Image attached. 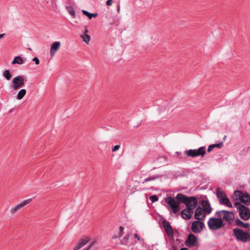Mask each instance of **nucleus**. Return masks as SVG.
Listing matches in <instances>:
<instances>
[{
	"label": "nucleus",
	"instance_id": "f257e3e1",
	"mask_svg": "<svg viewBox=\"0 0 250 250\" xmlns=\"http://www.w3.org/2000/svg\"><path fill=\"white\" fill-rule=\"evenodd\" d=\"M176 199L181 203H184L187 208H189L192 210H193L197 206L198 200L195 197H188L182 193H178L176 196Z\"/></svg>",
	"mask_w": 250,
	"mask_h": 250
},
{
	"label": "nucleus",
	"instance_id": "f03ea898",
	"mask_svg": "<svg viewBox=\"0 0 250 250\" xmlns=\"http://www.w3.org/2000/svg\"><path fill=\"white\" fill-rule=\"evenodd\" d=\"M233 199L236 202L243 203L246 205L250 204V196L247 192L240 190L235 191L232 196Z\"/></svg>",
	"mask_w": 250,
	"mask_h": 250
},
{
	"label": "nucleus",
	"instance_id": "7ed1b4c3",
	"mask_svg": "<svg viewBox=\"0 0 250 250\" xmlns=\"http://www.w3.org/2000/svg\"><path fill=\"white\" fill-rule=\"evenodd\" d=\"M239 211L241 218L244 220H248L250 218V209L239 202H235L234 204Z\"/></svg>",
	"mask_w": 250,
	"mask_h": 250
},
{
	"label": "nucleus",
	"instance_id": "20e7f679",
	"mask_svg": "<svg viewBox=\"0 0 250 250\" xmlns=\"http://www.w3.org/2000/svg\"><path fill=\"white\" fill-rule=\"evenodd\" d=\"M216 196L220 204L226 206L229 208H232V205L227 197L223 190L217 188L216 191Z\"/></svg>",
	"mask_w": 250,
	"mask_h": 250
},
{
	"label": "nucleus",
	"instance_id": "39448f33",
	"mask_svg": "<svg viewBox=\"0 0 250 250\" xmlns=\"http://www.w3.org/2000/svg\"><path fill=\"white\" fill-rule=\"evenodd\" d=\"M215 215L223 221H225L229 223L233 221L234 219V213L231 211L228 210H222L217 211L216 212Z\"/></svg>",
	"mask_w": 250,
	"mask_h": 250
},
{
	"label": "nucleus",
	"instance_id": "423d86ee",
	"mask_svg": "<svg viewBox=\"0 0 250 250\" xmlns=\"http://www.w3.org/2000/svg\"><path fill=\"white\" fill-rule=\"evenodd\" d=\"M208 228L211 230H217L224 227L225 224L221 219L218 217H211L208 222Z\"/></svg>",
	"mask_w": 250,
	"mask_h": 250
},
{
	"label": "nucleus",
	"instance_id": "0eeeda50",
	"mask_svg": "<svg viewBox=\"0 0 250 250\" xmlns=\"http://www.w3.org/2000/svg\"><path fill=\"white\" fill-rule=\"evenodd\" d=\"M165 201L174 213L176 214L179 211V201H177L174 198L168 197L165 199Z\"/></svg>",
	"mask_w": 250,
	"mask_h": 250
},
{
	"label": "nucleus",
	"instance_id": "6e6552de",
	"mask_svg": "<svg viewBox=\"0 0 250 250\" xmlns=\"http://www.w3.org/2000/svg\"><path fill=\"white\" fill-rule=\"evenodd\" d=\"M32 201V199H28L23 201H22L16 205L12 207L10 210L9 212L11 215H14L18 213L22 208L31 203Z\"/></svg>",
	"mask_w": 250,
	"mask_h": 250
},
{
	"label": "nucleus",
	"instance_id": "1a4fd4ad",
	"mask_svg": "<svg viewBox=\"0 0 250 250\" xmlns=\"http://www.w3.org/2000/svg\"><path fill=\"white\" fill-rule=\"evenodd\" d=\"M206 147L201 146L199 149H189L185 151V154L188 157H194L198 156H203L206 153Z\"/></svg>",
	"mask_w": 250,
	"mask_h": 250
},
{
	"label": "nucleus",
	"instance_id": "9d476101",
	"mask_svg": "<svg viewBox=\"0 0 250 250\" xmlns=\"http://www.w3.org/2000/svg\"><path fill=\"white\" fill-rule=\"evenodd\" d=\"M233 233L238 240L243 242H246L249 237L248 233L244 232L242 229L238 228L234 229Z\"/></svg>",
	"mask_w": 250,
	"mask_h": 250
},
{
	"label": "nucleus",
	"instance_id": "9b49d317",
	"mask_svg": "<svg viewBox=\"0 0 250 250\" xmlns=\"http://www.w3.org/2000/svg\"><path fill=\"white\" fill-rule=\"evenodd\" d=\"M12 83L13 89L17 90L24 85V79L21 76H17L13 79Z\"/></svg>",
	"mask_w": 250,
	"mask_h": 250
},
{
	"label": "nucleus",
	"instance_id": "f8f14e48",
	"mask_svg": "<svg viewBox=\"0 0 250 250\" xmlns=\"http://www.w3.org/2000/svg\"><path fill=\"white\" fill-rule=\"evenodd\" d=\"M205 225L201 221L196 220L191 224V229L194 233H200L202 231Z\"/></svg>",
	"mask_w": 250,
	"mask_h": 250
},
{
	"label": "nucleus",
	"instance_id": "ddd939ff",
	"mask_svg": "<svg viewBox=\"0 0 250 250\" xmlns=\"http://www.w3.org/2000/svg\"><path fill=\"white\" fill-rule=\"evenodd\" d=\"M207 215V213L204 212L202 207H198L196 208L194 217L196 220L202 221L205 219Z\"/></svg>",
	"mask_w": 250,
	"mask_h": 250
},
{
	"label": "nucleus",
	"instance_id": "4468645a",
	"mask_svg": "<svg viewBox=\"0 0 250 250\" xmlns=\"http://www.w3.org/2000/svg\"><path fill=\"white\" fill-rule=\"evenodd\" d=\"M173 111V108L170 105L161 106L159 109L160 114L163 116L171 114Z\"/></svg>",
	"mask_w": 250,
	"mask_h": 250
},
{
	"label": "nucleus",
	"instance_id": "2eb2a0df",
	"mask_svg": "<svg viewBox=\"0 0 250 250\" xmlns=\"http://www.w3.org/2000/svg\"><path fill=\"white\" fill-rule=\"evenodd\" d=\"M61 43L60 42H55L51 45L50 54L51 57H53L56 52L60 48Z\"/></svg>",
	"mask_w": 250,
	"mask_h": 250
},
{
	"label": "nucleus",
	"instance_id": "dca6fc26",
	"mask_svg": "<svg viewBox=\"0 0 250 250\" xmlns=\"http://www.w3.org/2000/svg\"><path fill=\"white\" fill-rule=\"evenodd\" d=\"M197 243L196 237L193 234H189L186 240V245L187 246H193Z\"/></svg>",
	"mask_w": 250,
	"mask_h": 250
},
{
	"label": "nucleus",
	"instance_id": "f3484780",
	"mask_svg": "<svg viewBox=\"0 0 250 250\" xmlns=\"http://www.w3.org/2000/svg\"><path fill=\"white\" fill-rule=\"evenodd\" d=\"M202 208L207 215L210 214L212 211V208L208 201L203 200L202 202Z\"/></svg>",
	"mask_w": 250,
	"mask_h": 250
},
{
	"label": "nucleus",
	"instance_id": "a211bd4d",
	"mask_svg": "<svg viewBox=\"0 0 250 250\" xmlns=\"http://www.w3.org/2000/svg\"><path fill=\"white\" fill-rule=\"evenodd\" d=\"M163 223L167 234L168 235L172 236L174 234V231L170 223L167 221H164Z\"/></svg>",
	"mask_w": 250,
	"mask_h": 250
},
{
	"label": "nucleus",
	"instance_id": "6ab92c4d",
	"mask_svg": "<svg viewBox=\"0 0 250 250\" xmlns=\"http://www.w3.org/2000/svg\"><path fill=\"white\" fill-rule=\"evenodd\" d=\"M193 213V210L189 208H186L182 211L181 216L185 219H189L191 218Z\"/></svg>",
	"mask_w": 250,
	"mask_h": 250
},
{
	"label": "nucleus",
	"instance_id": "aec40b11",
	"mask_svg": "<svg viewBox=\"0 0 250 250\" xmlns=\"http://www.w3.org/2000/svg\"><path fill=\"white\" fill-rule=\"evenodd\" d=\"M89 241V239L88 237H86L81 240V241L74 247L73 250H79L81 248L86 245Z\"/></svg>",
	"mask_w": 250,
	"mask_h": 250
},
{
	"label": "nucleus",
	"instance_id": "412c9836",
	"mask_svg": "<svg viewBox=\"0 0 250 250\" xmlns=\"http://www.w3.org/2000/svg\"><path fill=\"white\" fill-rule=\"evenodd\" d=\"M88 32V30L85 29L84 31V33L81 35V37L83 39V41L87 44L89 43L91 39L90 36L87 34Z\"/></svg>",
	"mask_w": 250,
	"mask_h": 250
},
{
	"label": "nucleus",
	"instance_id": "4be33fe9",
	"mask_svg": "<svg viewBox=\"0 0 250 250\" xmlns=\"http://www.w3.org/2000/svg\"><path fill=\"white\" fill-rule=\"evenodd\" d=\"M26 93V90L25 89H21L20 90L17 96V98L19 100H21Z\"/></svg>",
	"mask_w": 250,
	"mask_h": 250
},
{
	"label": "nucleus",
	"instance_id": "5701e85b",
	"mask_svg": "<svg viewBox=\"0 0 250 250\" xmlns=\"http://www.w3.org/2000/svg\"><path fill=\"white\" fill-rule=\"evenodd\" d=\"M24 62L23 60L20 57V56H16L14 59L13 61L12 62V64H23Z\"/></svg>",
	"mask_w": 250,
	"mask_h": 250
},
{
	"label": "nucleus",
	"instance_id": "b1692460",
	"mask_svg": "<svg viewBox=\"0 0 250 250\" xmlns=\"http://www.w3.org/2000/svg\"><path fill=\"white\" fill-rule=\"evenodd\" d=\"M82 12L84 15L86 16L89 19H91L93 17H96L98 15L97 13H90L85 10H83Z\"/></svg>",
	"mask_w": 250,
	"mask_h": 250
},
{
	"label": "nucleus",
	"instance_id": "393cba45",
	"mask_svg": "<svg viewBox=\"0 0 250 250\" xmlns=\"http://www.w3.org/2000/svg\"><path fill=\"white\" fill-rule=\"evenodd\" d=\"M3 76L7 80H10L11 78V75L8 70H5L3 73Z\"/></svg>",
	"mask_w": 250,
	"mask_h": 250
},
{
	"label": "nucleus",
	"instance_id": "a878e982",
	"mask_svg": "<svg viewBox=\"0 0 250 250\" xmlns=\"http://www.w3.org/2000/svg\"><path fill=\"white\" fill-rule=\"evenodd\" d=\"M67 10L69 12V13L74 18H75L76 15H75V12L74 9L72 7L69 6L67 7Z\"/></svg>",
	"mask_w": 250,
	"mask_h": 250
},
{
	"label": "nucleus",
	"instance_id": "bb28decb",
	"mask_svg": "<svg viewBox=\"0 0 250 250\" xmlns=\"http://www.w3.org/2000/svg\"><path fill=\"white\" fill-rule=\"evenodd\" d=\"M129 239V234H126L124 238L122 240L121 243L122 244H127Z\"/></svg>",
	"mask_w": 250,
	"mask_h": 250
},
{
	"label": "nucleus",
	"instance_id": "cd10ccee",
	"mask_svg": "<svg viewBox=\"0 0 250 250\" xmlns=\"http://www.w3.org/2000/svg\"><path fill=\"white\" fill-rule=\"evenodd\" d=\"M158 178V176H152V177H151L146 178V179H144V181L143 182V183L144 184V183H146V182H147L148 181L154 180H155L156 179H157Z\"/></svg>",
	"mask_w": 250,
	"mask_h": 250
},
{
	"label": "nucleus",
	"instance_id": "c85d7f7f",
	"mask_svg": "<svg viewBox=\"0 0 250 250\" xmlns=\"http://www.w3.org/2000/svg\"><path fill=\"white\" fill-rule=\"evenodd\" d=\"M149 199L152 203H154L158 200V198L157 195H154L150 196Z\"/></svg>",
	"mask_w": 250,
	"mask_h": 250
},
{
	"label": "nucleus",
	"instance_id": "c756f323",
	"mask_svg": "<svg viewBox=\"0 0 250 250\" xmlns=\"http://www.w3.org/2000/svg\"><path fill=\"white\" fill-rule=\"evenodd\" d=\"M124 228H123V227L120 226L119 227V234L118 236V238H120L123 235V234H124Z\"/></svg>",
	"mask_w": 250,
	"mask_h": 250
},
{
	"label": "nucleus",
	"instance_id": "7c9ffc66",
	"mask_svg": "<svg viewBox=\"0 0 250 250\" xmlns=\"http://www.w3.org/2000/svg\"><path fill=\"white\" fill-rule=\"evenodd\" d=\"M223 145V143L221 142L220 143L215 144H213L212 145L213 146V147H217L218 148H220Z\"/></svg>",
	"mask_w": 250,
	"mask_h": 250
},
{
	"label": "nucleus",
	"instance_id": "2f4dec72",
	"mask_svg": "<svg viewBox=\"0 0 250 250\" xmlns=\"http://www.w3.org/2000/svg\"><path fill=\"white\" fill-rule=\"evenodd\" d=\"M120 147V145H116L114 146V147L112 148V151L115 152L117 151Z\"/></svg>",
	"mask_w": 250,
	"mask_h": 250
},
{
	"label": "nucleus",
	"instance_id": "473e14b6",
	"mask_svg": "<svg viewBox=\"0 0 250 250\" xmlns=\"http://www.w3.org/2000/svg\"><path fill=\"white\" fill-rule=\"evenodd\" d=\"M33 61H34L35 62L36 64H39L40 63V61L37 57H34L33 59Z\"/></svg>",
	"mask_w": 250,
	"mask_h": 250
},
{
	"label": "nucleus",
	"instance_id": "72a5a7b5",
	"mask_svg": "<svg viewBox=\"0 0 250 250\" xmlns=\"http://www.w3.org/2000/svg\"><path fill=\"white\" fill-rule=\"evenodd\" d=\"M236 223L238 226H242L243 225V223L239 219L236 220Z\"/></svg>",
	"mask_w": 250,
	"mask_h": 250
},
{
	"label": "nucleus",
	"instance_id": "f704fd0d",
	"mask_svg": "<svg viewBox=\"0 0 250 250\" xmlns=\"http://www.w3.org/2000/svg\"><path fill=\"white\" fill-rule=\"evenodd\" d=\"M112 0H107L106 4L107 6H111L112 4Z\"/></svg>",
	"mask_w": 250,
	"mask_h": 250
},
{
	"label": "nucleus",
	"instance_id": "c9c22d12",
	"mask_svg": "<svg viewBox=\"0 0 250 250\" xmlns=\"http://www.w3.org/2000/svg\"><path fill=\"white\" fill-rule=\"evenodd\" d=\"M134 238H135L137 239V240H138V241H140V240H141V239L140 237H139V236L138 235V234H137V233H135V234H134Z\"/></svg>",
	"mask_w": 250,
	"mask_h": 250
},
{
	"label": "nucleus",
	"instance_id": "e433bc0d",
	"mask_svg": "<svg viewBox=\"0 0 250 250\" xmlns=\"http://www.w3.org/2000/svg\"><path fill=\"white\" fill-rule=\"evenodd\" d=\"M213 145H210L208 146V152H210L211 150H212V149H213Z\"/></svg>",
	"mask_w": 250,
	"mask_h": 250
},
{
	"label": "nucleus",
	"instance_id": "4c0bfd02",
	"mask_svg": "<svg viewBox=\"0 0 250 250\" xmlns=\"http://www.w3.org/2000/svg\"><path fill=\"white\" fill-rule=\"evenodd\" d=\"M93 244H94L93 243L90 244L86 249H83V250H89L91 248V247L93 246Z\"/></svg>",
	"mask_w": 250,
	"mask_h": 250
},
{
	"label": "nucleus",
	"instance_id": "58836bf2",
	"mask_svg": "<svg viewBox=\"0 0 250 250\" xmlns=\"http://www.w3.org/2000/svg\"><path fill=\"white\" fill-rule=\"evenodd\" d=\"M248 226H249V225L248 223H245V224L243 223V225L242 226L244 227V228H247V227H248Z\"/></svg>",
	"mask_w": 250,
	"mask_h": 250
},
{
	"label": "nucleus",
	"instance_id": "ea45409f",
	"mask_svg": "<svg viewBox=\"0 0 250 250\" xmlns=\"http://www.w3.org/2000/svg\"><path fill=\"white\" fill-rule=\"evenodd\" d=\"M4 35H5V34H0V40L2 38H3V37H4Z\"/></svg>",
	"mask_w": 250,
	"mask_h": 250
},
{
	"label": "nucleus",
	"instance_id": "a19ab883",
	"mask_svg": "<svg viewBox=\"0 0 250 250\" xmlns=\"http://www.w3.org/2000/svg\"><path fill=\"white\" fill-rule=\"evenodd\" d=\"M120 5H119L117 7V10H118V12L119 13L120 12Z\"/></svg>",
	"mask_w": 250,
	"mask_h": 250
},
{
	"label": "nucleus",
	"instance_id": "79ce46f5",
	"mask_svg": "<svg viewBox=\"0 0 250 250\" xmlns=\"http://www.w3.org/2000/svg\"><path fill=\"white\" fill-rule=\"evenodd\" d=\"M180 250H188V249L186 248H182Z\"/></svg>",
	"mask_w": 250,
	"mask_h": 250
}]
</instances>
